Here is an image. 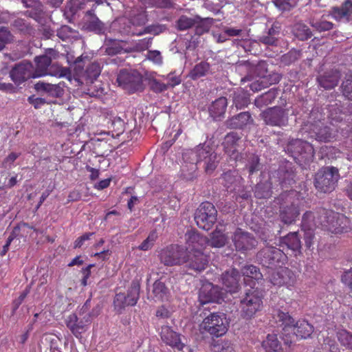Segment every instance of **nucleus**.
I'll return each mask as SVG.
<instances>
[{
    "label": "nucleus",
    "instance_id": "6e6552de",
    "mask_svg": "<svg viewBox=\"0 0 352 352\" xmlns=\"http://www.w3.org/2000/svg\"><path fill=\"white\" fill-rule=\"evenodd\" d=\"M199 327L202 333L220 337L227 332L228 322L224 314L211 313L204 319Z\"/></svg>",
    "mask_w": 352,
    "mask_h": 352
},
{
    "label": "nucleus",
    "instance_id": "79ce46f5",
    "mask_svg": "<svg viewBox=\"0 0 352 352\" xmlns=\"http://www.w3.org/2000/svg\"><path fill=\"white\" fill-rule=\"evenodd\" d=\"M228 243L227 236L221 231L216 229L211 234L210 239L206 238V243L211 248H221Z\"/></svg>",
    "mask_w": 352,
    "mask_h": 352
},
{
    "label": "nucleus",
    "instance_id": "dca6fc26",
    "mask_svg": "<svg viewBox=\"0 0 352 352\" xmlns=\"http://www.w3.org/2000/svg\"><path fill=\"white\" fill-rule=\"evenodd\" d=\"M184 260L183 265L189 274L199 273L204 271L208 264V256L201 250L185 251Z\"/></svg>",
    "mask_w": 352,
    "mask_h": 352
},
{
    "label": "nucleus",
    "instance_id": "a878e982",
    "mask_svg": "<svg viewBox=\"0 0 352 352\" xmlns=\"http://www.w3.org/2000/svg\"><path fill=\"white\" fill-rule=\"evenodd\" d=\"M269 280L274 285L291 286L295 282V276L291 270L282 267L276 271H272L269 275Z\"/></svg>",
    "mask_w": 352,
    "mask_h": 352
},
{
    "label": "nucleus",
    "instance_id": "f3484780",
    "mask_svg": "<svg viewBox=\"0 0 352 352\" xmlns=\"http://www.w3.org/2000/svg\"><path fill=\"white\" fill-rule=\"evenodd\" d=\"M184 256L185 249L176 244L162 249L159 254L160 262L168 267L183 265Z\"/></svg>",
    "mask_w": 352,
    "mask_h": 352
},
{
    "label": "nucleus",
    "instance_id": "4d7b16f0",
    "mask_svg": "<svg viewBox=\"0 0 352 352\" xmlns=\"http://www.w3.org/2000/svg\"><path fill=\"white\" fill-rule=\"evenodd\" d=\"M309 24L312 28L320 32L329 31L333 28V24L331 22L325 20L310 19Z\"/></svg>",
    "mask_w": 352,
    "mask_h": 352
},
{
    "label": "nucleus",
    "instance_id": "20e7f679",
    "mask_svg": "<svg viewBox=\"0 0 352 352\" xmlns=\"http://www.w3.org/2000/svg\"><path fill=\"white\" fill-rule=\"evenodd\" d=\"M263 292L257 288L252 287L246 290L239 303L241 318L246 320L254 318L263 309Z\"/></svg>",
    "mask_w": 352,
    "mask_h": 352
},
{
    "label": "nucleus",
    "instance_id": "6ab92c4d",
    "mask_svg": "<svg viewBox=\"0 0 352 352\" xmlns=\"http://www.w3.org/2000/svg\"><path fill=\"white\" fill-rule=\"evenodd\" d=\"M33 65L29 61H22L16 64L10 72L12 80L17 85L33 78Z\"/></svg>",
    "mask_w": 352,
    "mask_h": 352
},
{
    "label": "nucleus",
    "instance_id": "49530a36",
    "mask_svg": "<svg viewBox=\"0 0 352 352\" xmlns=\"http://www.w3.org/2000/svg\"><path fill=\"white\" fill-rule=\"evenodd\" d=\"M277 89H270L267 92L256 97L254 100V104L258 108L267 106L273 102V101L277 97Z\"/></svg>",
    "mask_w": 352,
    "mask_h": 352
},
{
    "label": "nucleus",
    "instance_id": "0eeeda50",
    "mask_svg": "<svg viewBox=\"0 0 352 352\" xmlns=\"http://www.w3.org/2000/svg\"><path fill=\"white\" fill-rule=\"evenodd\" d=\"M339 179L338 168L334 166H325L316 173L314 186L318 191L329 193L335 189Z\"/></svg>",
    "mask_w": 352,
    "mask_h": 352
},
{
    "label": "nucleus",
    "instance_id": "de8ad7c7",
    "mask_svg": "<svg viewBox=\"0 0 352 352\" xmlns=\"http://www.w3.org/2000/svg\"><path fill=\"white\" fill-rule=\"evenodd\" d=\"M241 271L244 276L245 283H247L250 278L257 281L263 279V274L260 272V269L255 265H245L241 267Z\"/></svg>",
    "mask_w": 352,
    "mask_h": 352
},
{
    "label": "nucleus",
    "instance_id": "58836bf2",
    "mask_svg": "<svg viewBox=\"0 0 352 352\" xmlns=\"http://www.w3.org/2000/svg\"><path fill=\"white\" fill-rule=\"evenodd\" d=\"M280 243L287 247L296 254H300L302 245L298 235V232H292L287 234L286 236L280 238Z\"/></svg>",
    "mask_w": 352,
    "mask_h": 352
},
{
    "label": "nucleus",
    "instance_id": "4be33fe9",
    "mask_svg": "<svg viewBox=\"0 0 352 352\" xmlns=\"http://www.w3.org/2000/svg\"><path fill=\"white\" fill-rule=\"evenodd\" d=\"M254 119L248 111L241 112L230 118L224 122L226 128L230 129L244 130L254 124Z\"/></svg>",
    "mask_w": 352,
    "mask_h": 352
},
{
    "label": "nucleus",
    "instance_id": "37998d69",
    "mask_svg": "<svg viewBox=\"0 0 352 352\" xmlns=\"http://www.w3.org/2000/svg\"><path fill=\"white\" fill-rule=\"evenodd\" d=\"M292 33L298 40L305 41L313 36L311 29L302 22H297L292 27Z\"/></svg>",
    "mask_w": 352,
    "mask_h": 352
},
{
    "label": "nucleus",
    "instance_id": "603ef678",
    "mask_svg": "<svg viewBox=\"0 0 352 352\" xmlns=\"http://www.w3.org/2000/svg\"><path fill=\"white\" fill-rule=\"evenodd\" d=\"M264 345L267 348V352H283L280 343L276 334H268Z\"/></svg>",
    "mask_w": 352,
    "mask_h": 352
},
{
    "label": "nucleus",
    "instance_id": "864d4df0",
    "mask_svg": "<svg viewBox=\"0 0 352 352\" xmlns=\"http://www.w3.org/2000/svg\"><path fill=\"white\" fill-rule=\"evenodd\" d=\"M318 210L315 213H313L311 211H307L302 215V229H308L309 228H312L314 226H317L319 224L318 218H317Z\"/></svg>",
    "mask_w": 352,
    "mask_h": 352
},
{
    "label": "nucleus",
    "instance_id": "7ed1b4c3",
    "mask_svg": "<svg viewBox=\"0 0 352 352\" xmlns=\"http://www.w3.org/2000/svg\"><path fill=\"white\" fill-rule=\"evenodd\" d=\"M87 304V301L79 310L70 314L65 320L67 327L78 339L81 338L82 334L89 329L93 318L99 314V310L96 308L89 311Z\"/></svg>",
    "mask_w": 352,
    "mask_h": 352
},
{
    "label": "nucleus",
    "instance_id": "bb28decb",
    "mask_svg": "<svg viewBox=\"0 0 352 352\" xmlns=\"http://www.w3.org/2000/svg\"><path fill=\"white\" fill-rule=\"evenodd\" d=\"M64 82L58 84H52L43 81H39L34 85V89L36 91L47 94L48 96L58 98L64 95Z\"/></svg>",
    "mask_w": 352,
    "mask_h": 352
},
{
    "label": "nucleus",
    "instance_id": "0e129e2a",
    "mask_svg": "<svg viewBox=\"0 0 352 352\" xmlns=\"http://www.w3.org/2000/svg\"><path fill=\"white\" fill-rule=\"evenodd\" d=\"M298 0H274L273 3L276 7L283 11L290 10L294 8Z\"/></svg>",
    "mask_w": 352,
    "mask_h": 352
},
{
    "label": "nucleus",
    "instance_id": "9b49d317",
    "mask_svg": "<svg viewBox=\"0 0 352 352\" xmlns=\"http://www.w3.org/2000/svg\"><path fill=\"white\" fill-rule=\"evenodd\" d=\"M285 254L280 249L268 246L261 249L256 254L258 263L263 267L272 270L286 260Z\"/></svg>",
    "mask_w": 352,
    "mask_h": 352
},
{
    "label": "nucleus",
    "instance_id": "473e14b6",
    "mask_svg": "<svg viewBox=\"0 0 352 352\" xmlns=\"http://www.w3.org/2000/svg\"><path fill=\"white\" fill-rule=\"evenodd\" d=\"M228 106L227 99L225 97H220L213 101L208 107L210 116L214 120H221L225 115Z\"/></svg>",
    "mask_w": 352,
    "mask_h": 352
},
{
    "label": "nucleus",
    "instance_id": "13d9d810",
    "mask_svg": "<svg viewBox=\"0 0 352 352\" xmlns=\"http://www.w3.org/2000/svg\"><path fill=\"white\" fill-rule=\"evenodd\" d=\"M196 24V16L193 18L185 15L181 16L177 21V28L179 30H188Z\"/></svg>",
    "mask_w": 352,
    "mask_h": 352
},
{
    "label": "nucleus",
    "instance_id": "ddd939ff",
    "mask_svg": "<svg viewBox=\"0 0 352 352\" xmlns=\"http://www.w3.org/2000/svg\"><path fill=\"white\" fill-rule=\"evenodd\" d=\"M140 285L133 282L126 293L116 294L113 299V306L116 311L120 314L126 307L136 305L140 298Z\"/></svg>",
    "mask_w": 352,
    "mask_h": 352
},
{
    "label": "nucleus",
    "instance_id": "09e8293b",
    "mask_svg": "<svg viewBox=\"0 0 352 352\" xmlns=\"http://www.w3.org/2000/svg\"><path fill=\"white\" fill-rule=\"evenodd\" d=\"M214 21V20L212 18H201L197 15L196 24L194 25L195 26V34L200 36L208 32L213 24Z\"/></svg>",
    "mask_w": 352,
    "mask_h": 352
},
{
    "label": "nucleus",
    "instance_id": "338daca9",
    "mask_svg": "<svg viewBox=\"0 0 352 352\" xmlns=\"http://www.w3.org/2000/svg\"><path fill=\"white\" fill-rule=\"evenodd\" d=\"M249 98L244 94H234L233 96V102L236 109H242L249 104Z\"/></svg>",
    "mask_w": 352,
    "mask_h": 352
},
{
    "label": "nucleus",
    "instance_id": "393cba45",
    "mask_svg": "<svg viewBox=\"0 0 352 352\" xmlns=\"http://www.w3.org/2000/svg\"><path fill=\"white\" fill-rule=\"evenodd\" d=\"M281 78L282 76L278 72H267L261 78H256L251 82L249 87L252 91L257 92L272 85L278 83Z\"/></svg>",
    "mask_w": 352,
    "mask_h": 352
},
{
    "label": "nucleus",
    "instance_id": "cd10ccee",
    "mask_svg": "<svg viewBox=\"0 0 352 352\" xmlns=\"http://www.w3.org/2000/svg\"><path fill=\"white\" fill-rule=\"evenodd\" d=\"M341 78L339 71L332 69L317 76L316 80L320 87L329 90L335 88Z\"/></svg>",
    "mask_w": 352,
    "mask_h": 352
},
{
    "label": "nucleus",
    "instance_id": "774afa93",
    "mask_svg": "<svg viewBox=\"0 0 352 352\" xmlns=\"http://www.w3.org/2000/svg\"><path fill=\"white\" fill-rule=\"evenodd\" d=\"M338 340L340 343L347 349L352 350V333L343 331L338 334Z\"/></svg>",
    "mask_w": 352,
    "mask_h": 352
},
{
    "label": "nucleus",
    "instance_id": "f257e3e1",
    "mask_svg": "<svg viewBox=\"0 0 352 352\" xmlns=\"http://www.w3.org/2000/svg\"><path fill=\"white\" fill-rule=\"evenodd\" d=\"M201 162H204L207 174H211L219 164L217 154L206 143L199 144L194 148L185 150L182 153L180 177L186 181L195 179L197 176V164Z\"/></svg>",
    "mask_w": 352,
    "mask_h": 352
},
{
    "label": "nucleus",
    "instance_id": "052dcab7",
    "mask_svg": "<svg viewBox=\"0 0 352 352\" xmlns=\"http://www.w3.org/2000/svg\"><path fill=\"white\" fill-rule=\"evenodd\" d=\"M300 50L292 49L289 52L282 56L281 62L286 65H291L300 58Z\"/></svg>",
    "mask_w": 352,
    "mask_h": 352
},
{
    "label": "nucleus",
    "instance_id": "f8f14e48",
    "mask_svg": "<svg viewBox=\"0 0 352 352\" xmlns=\"http://www.w3.org/2000/svg\"><path fill=\"white\" fill-rule=\"evenodd\" d=\"M266 125L285 127L289 124V109L280 106L269 107L260 114Z\"/></svg>",
    "mask_w": 352,
    "mask_h": 352
},
{
    "label": "nucleus",
    "instance_id": "7c9ffc66",
    "mask_svg": "<svg viewBox=\"0 0 352 352\" xmlns=\"http://www.w3.org/2000/svg\"><path fill=\"white\" fill-rule=\"evenodd\" d=\"M185 239L187 247L185 251L201 250L206 243V237L201 236L195 230H189L185 234Z\"/></svg>",
    "mask_w": 352,
    "mask_h": 352
},
{
    "label": "nucleus",
    "instance_id": "39448f33",
    "mask_svg": "<svg viewBox=\"0 0 352 352\" xmlns=\"http://www.w3.org/2000/svg\"><path fill=\"white\" fill-rule=\"evenodd\" d=\"M295 196L296 191L286 190L276 199L277 203L280 204L279 217L284 224L294 223L300 214L298 205L294 200Z\"/></svg>",
    "mask_w": 352,
    "mask_h": 352
},
{
    "label": "nucleus",
    "instance_id": "b1692460",
    "mask_svg": "<svg viewBox=\"0 0 352 352\" xmlns=\"http://www.w3.org/2000/svg\"><path fill=\"white\" fill-rule=\"evenodd\" d=\"M160 336L162 340L167 345L178 351L188 350V346H186L181 340L180 334L174 331L170 327L164 326L162 327Z\"/></svg>",
    "mask_w": 352,
    "mask_h": 352
},
{
    "label": "nucleus",
    "instance_id": "a18cd8bd",
    "mask_svg": "<svg viewBox=\"0 0 352 352\" xmlns=\"http://www.w3.org/2000/svg\"><path fill=\"white\" fill-rule=\"evenodd\" d=\"M152 294L155 300L163 301L168 298L170 290L165 283L159 279L155 280L153 285Z\"/></svg>",
    "mask_w": 352,
    "mask_h": 352
},
{
    "label": "nucleus",
    "instance_id": "f03ea898",
    "mask_svg": "<svg viewBox=\"0 0 352 352\" xmlns=\"http://www.w3.org/2000/svg\"><path fill=\"white\" fill-rule=\"evenodd\" d=\"M317 218L319 224L332 233L347 232L352 228V222L348 217L324 208H318Z\"/></svg>",
    "mask_w": 352,
    "mask_h": 352
},
{
    "label": "nucleus",
    "instance_id": "69168bd1",
    "mask_svg": "<svg viewBox=\"0 0 352 352\" xmlns=\"http://www.w3.org/2000/svg\"><path fill=\"white\" fill-rule=\"evenodd\" d=\"M74 33V30L72 28L64 25L57 30L56 36L62 41H65L70 38Z\"/></svg>",
    "mask_w": 352,
    "mask_h": 352
},
{
    "label": "nucleus",
    "instance_id": "72a5a7b5",
    "mask_svg": "<svg viewBox=\"0 0 352 352\" xmlns=\"http://www.w3.org/2000/svg\"><path fill=\"white\" fill-rule=\"evenodd\" d=\"M221 184L228 191H236L239 187L242 178L238 175L235 170H228L222 174Z\"/></svg>",
    "mask_w": 352,
    "mask_h": 352
},
{
    "label": "nucleus",
    "instance_id": "c03bdc74",
    "mask_svg": "<svg viewBox=\"0 0 352 352\" xmlns=\"http://www.w3.org/2000/svg\"><path fill=\"white\" fill-rule=\"evenodd\" d=\"M211 74L210 65L206 61L196 64L189 72L188 76L193 80L204 77Z\"/></svg>",
    "mask_w": 352,
    "mask_h": 352
},
{
    "label": "nucleus",
    "instance_id": "f704fd0d",
    "mask_svg": "<svg viewBox=\"0 0 352 352\" xmlns=\"http://www.w3.org/2000/svg\"><path fill=\"white\" fill-rule=\"evenodd\" d=\"M168 30L166 25L160 24V23H153L149 25L146 27H144L143 30L140 32H135L130 26H129L126 29H124L122 31L125 34H131V35H136V36H142L144 34H151L155 36L159 35L161 33L164 32Z\"/></svg>",
    "mask_w": 352,
    "mask_h": 352
},
{
    "label": "nucleus",
    "instance_id": "5fc2aeb1",
    "mask_svg": "<svg viewBox=\"0 0 352 352\" xmlns=\"http://www.w3.org/2000/svg\"><path fill=\"white\" fill-rule=\"evenodd\" d=\"M147 21H148L147 15L146 14L145 12L138 13V14H135V16L131 17L130 21H128L127 23H126V21H124L123 23V24L126 25V26L124 27L123 28V30H120V32L122 34H124L122 31H123L124 29H126L129 26H130L131 28V25L133 26H135V27L144 25L146 24V23L147 22Z\"/></svg>",
    "mask_w": 352,
    "mask_h": 352
},
{
    "label": "nucleus",
    "instance_id": "8fccbe9b",
    "mask_svg": "<svg viewBox=\"0 0 352 352\" xmlns=\"http://www.w3.org/2000/svg\"><path fill=\"white\" fill-rule=\"evenodd\" d=\"M87 87L86 94L91 97H100L105 91L103 84L98 80H94L92 82L84 83Z\"/></svg>",
    "mask_w": 352,
    "mask_h": 352
},
{
    "label": "nucleus",
    "instance_id": "a211bd4d",
    "mask_svg": "<svg viewBox=\"0 0 352 352\" xmlns=\"http://www.w3.org/2000/svg\"><path fill=\"white\" fill-rule=\"evenodd\" d=\"M224 293L222 289L211 283H204L199 289V300L201 304L208 302L221 303Z\"/></svg>",
    "mask_w": 352,
    "mask_h": 352
},
{
    "label": "nucleus",
    "instance_id": "412c9836",
    "mask_svg": "<svg viewBox=\"0 0 352 352\" xmlns=\"http://www.w3.org/2000/svg\"><path fill=\"white\" fill-rule=\"evenodd\" d=\"M274 177L278 179L283 188L294 184L296 182V174L292 163L289 162L282 163L278 170L274 172Z\"/></svg>",
    "mask_w": 352,
    "mask_h": 352
},
{
    "label": "nucleus",
    "instance_id": "1a4fd4ad",
    "mask_svg": "<svg viewBox=\"0 0 352 352\" xmlns=\"http://www.w3.org/2000/svg\"><path fill=\"white\" fill-rule=\"evenodd\" d=\"M194 219L199 228L209 230L217 221V210L212 203L203 202L195 210Z\"/></svg>",
    "mask_w": 352,
    "mask_h": 352
},
{
    "label": "nucleus",
    "instance_id": "9d476101",
    "mask_svg": "<svg viewBox=\"0 0 352 352\" xmlns=\"http://www.w3.org/2000/svg\"><path fill=\"white\" fill-rule=\"evenodd\" d=\"M303 138L292 139L289 141L286 146L285 151L290 154L294 160L299 161L309 162L313 160L314 149L313 146Z\"/></svg>",
    "mask_w": 352,
    "mask_h": 352
},
{
    "label": "nucleus",
    "instance_id": "c9c22d12",
    "mask_svg": "<svg viewBox=\"0 0 352 352\" xmlns=\"http://www.w3.org/2000/svg\"><path fill=\"white\" fill-rule=\"evenodd\" d=\"M100 72V65L97 63H93L87 67L85 72L76 80L82 85L92 82L94 80H98Z\"/></svg>",
    "mask_w": 352,
    "mask_h": 352
},
{
    "label": "nucleus",
    "instance_id": "a19ab883",
    "mask_svg": "<svg viewBox=\"0 0 352 352\" xmlns=\"http://www.w3.org/2000/svg\"><path fill=\"white\" fill-rule=\"evenodd\" d=\"M272 182L270 179L261 181L254 188L255 197L258 199H268L272 195Z\"/></svg>",
    "mask_w": 352,
    "mask_h": 352
},
{
    "label": "nucleus",
    "instance_id": "e433bc0d",
    "mask_svg": "<svg viewBox=\"0 0 352 352\" xmlns=\"http://www.w3.org/2000/svg\"><path fill=\"white\" fill-rule=\"evenodd\" d=\"M34 61L36 67L35 69L33 68V78L47 75V70L52 63L51 57L47 55L36 56Z\"/></svg>",
    "mask_w": 352,
    "mask_h": 352
},
{
    "label": "nucleus",
    "instance_id": "ea45409f",
    "mask_svg": "<svg viewBox=\"0 0 352 352\" xmlns=\"http://www.w3.org/2000/svg\"><path fill=\"white\" fill-rule=\"evenodd\" d=\"M292 329L294 330V333L302 339L309 338L314 332V327L306 320L294 322Z\"/></svg>",
    "mask_w": 352,
    "mask_h": 352
},
{
    "label": "nucleus",
    "instance_id": "aec40b11",
    "mask_svg": "<svg viewBox=\"0 0 352 352\" xmlns=\"http://www.w3.org/2000/svg\"><path fill=\"white\" fill-rule=\"evenodd\" d=\"M232 241L236 250L245 253L251 250L257 245V241L250 234L243 232L241 229H238L234 234Z\"/></svg>",
    "mask_w": 352,
    "mask_h": 352
},
{
    "label": "nucleus",
    "instance_id": "bf43d9fd",
    "mask_svg": "<svg viewBox=\"0 0 352 352\" xmlns=\"http://www.w3.org/2000/svg\"><path fill=\"white\" fill-rule=\"evenodd\" d=\"M246 168L248 169L250 175L260 170L261 168V164L260 163V159L258 155H252L250 157L248 163L246 165Z\"/></svg>",
    "mask_w": 352,
    "mask_h": 352
},
{
    "label": "nucleus",
    "instance_id": "e2e57ef3",
    "mask_svg": "<svg viewBox=\"0 0 352 352\" xmlns=\"http://www.w3.org/2000/svg\"><path fill=\"white\" fill-rule=\"evenodd\" d=\"M12 25L14 28L19 30L20 32L24 34H32L33 32L32 27L27 23L24 19H16L13 23Z\"/></svg>",
    "mask_w": 352,
    "mask_h": 352
},
{
    "label": "nucleus",
    "instance_id": "3c124183",
    "mask_svg": "<svg viewBox=\"0 0 352 352\" xmlns=\"http://www.w3.org/2000/svg\"><path fill=\"white\" fill-rule=\"evenodd\" d=\"M241 137L236 132H230L224 138L222 143L224 151L239 148Z\"/></svg>",
    "mask_w": 352,
    "mask_h": 352
},
{
    "label": "nucleus",
    "instance_id": "2f4dec72",
    "mask_svg": "<svg viewBox=\"0 0 352 352\" xmlns=\"http://www.w3.org/2000/svg\"><path fill=\"white\" fill-rule=\"evenodd\" d=\"M272 316L277 326L283 330L292 329L295 322V320L285 309H274Z\"/></svg>",
    "mask_w": 352,
    "mask_h": 352
},
{
    "label": "nucleus",
    "instance_id": "680f3d73",
    "mask_svg": "<svg viewBox=\"0 0 352 352\" xmlns=\"http://www.w3.org/2000/svg\"><path fill=\"white\" fill-rule=\"evenodd\" d=\"M14 36L7 28H0V51L3 50L6 44L13 41Z\"/></svg>",
    "mask_w": 352,
    "mask_h": 352
},
{
    "label": "nucleus",
    "instance_id": "c85d7f7f",
    "mask_svg": "<svg viewBox=\"0 0 352 352\" xmlns=\"http://www.w3.org/2000/svg\"><path fill=\"white\" fill-rule=\"evenodd\" d=\"M87 16L88 19L84 25L85 29L96 34H105L108 30V27L97 17L93 10L87 11Z\"/></svg>",
    "mask_w": 352,
    "mask_h": 352
},
{
    "label": "nucleus",
    "instance_id": "423d86ee",
    "mask_svg": "<svg viewBox=\"0 0 352 352\" xmlns=\"http://www.w3.org/2000/svg\"><path fill=\"white\" fill-rule=\"evenodd\" d=\"M298 135L304 139H314L319 142H330L334 138V131L320 121L305 123L298 131Z\"/></svg>",
    "mask_w": 352,
    "mask_h": 352
},
{
    "label": "nucleus",
    "instance_id": "5701e85b",
    "mask_svg": "<svg viewBox=\"0 0 352 352\" xmlns=\"http://www.w3.org/2000/svg\"><path fill=\"white\" fill-rule=\"evenodd\" d=\"M221 280L226 291L230 293H236L241 288V274L235 268H231L221 276Z\"/></svg>",
    "mask_w": 352,
    "mask_h": 352
},
{
    "label": "nucleus",
    "instance_id": "6e6d98bb",
    "mask_svg": "<svg viewBox=\"0 0 352 352\" xmlns=\"http://www.w3.org/2000/svg\"><path fill=\"white\" fill-rule=\"evenodd\" d=\"M341 89L343 96L352 100V72L345 75L341 85Z\"/></svg>",
    "mask_w": 352,
    "mask_h": 352
},
{
    "label": "nucleus",
    "instance_id": "4468645a",
    "mask_svg": "<svg viewBox=\"0 0 352 352\" xmlns=\"http://www.w3.org/2000/svg\"><path fill=\"white\" fill-rule=\"evenodd\" d=\"M267 64L264 60L254 61V60H241L237 63L236 68L240 72H246L247 74L241 78V82L248 81H253L255 74L258 78H261L267 71Z\"/></svg>",
    "mask_w": 352,
    "mask_h": 352
},
{
    "label": "nucleus",
    "instance_id": "2eb2a0df",
    "mask_svg": "<svg viewBox=\"0 0 352 352\" xmlns=\"http://www.w3.org/2000/svg\"><path fill=\"white\" fill-rule=\"evenodd\" d=\"M117 82L129 93L142 91L144 89L142 76L135 70H120L117 77Z\"/></svg>",
    "mask_w": 352,
    "mask_h": 352
},
{
    "label": "nucleus",
    "instance_id": "4c0bfd02",
    "mask_svg": "<svg viewBox=\"0 0 352 352\" xmlns=\"http://www.w3.org/2000/svg\"><path fill=\"white\" fill-rule=\"evenodd\" d=\"M332 14L338 21L352 20V0H346L340 7L333 8Z\"/></svg>",
    "mask_w": 352,
    "mask_h": 352
},
{
    "label": "nucleus",
    "instance_id": "c756f323",
    "mask_svg": "<svg viewBox=\"0 0 352 352\" xmlns=\"http://www.w3.org/2000/svg\"><path fill=\"white\" fill-rule=\"evenodd\" d=\"M126 44V41L113 39L110 38H105L102 49L104 52L109 56H114L124 52H131V49L125 48Z\"/></svg>",
    "mask_w": 352,
    "mask_h": 352
}]
</instances>
